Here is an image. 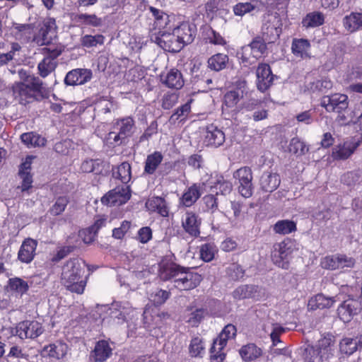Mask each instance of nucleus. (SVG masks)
Here are the masks:
<instances>
[{
	"label": "nucleus",
	"mask_w": 362,
	"mask_h": 362,
	"mask_svg": "<svg viewBox=\"0 0 362 362\" xmlns=\"http://www.w3.org/2000/svg\"><path fill=\"white\" fill-rule=\"evenodd\" d=\"M85 262L73 258L68 260L62 267V282L70 291L81 294L83 293L86 281L82 280Z\"/></svg>",
	"instance_id": "f257e3e1"
},
{
	"label": "nucleus",
	"mask_w": 362,
	"mask_h": 362,
	"mask_svg": "<svg viewBox=\"0 0 362 362\" xmlns=\"http://www.w3.org/2000/svg\"><path fill=\"white\" fill-rule=\"evenodd\" d=\"M267 49L264 40L259 36L255 37L249 45L242 47V60L252 64L266 53Z\"/></svg>",
	"instance_id": "f03ea898"
},
{
	"label": "nucleus",
	"mask_w": 362,
	"mask_h": 362,
	"mask_svg": "<svg viewBox=\"0 0 362 362\" xmlns=\"http://www.w3.org/2000/svg\"><path fill=\"white\" fill-rule=\"evenodd\" d=\"M56 36L57 25L55 20L52 18H46L43 20L37 33L34 35L33 42L39 46L48 45Z\"/></svg>",
	"instance_id": "7ed1b4c3"
},
{
	"label": "nucleus",
	"mask_w": 362,
	"mask_h": 362,
	"mask_svg": "<svg viewBox=\"0 0 362 362\" xmlns=\"http://www.w3.org/2000/svg\"><path fill=\"white\" fill-rule=\"evenodd\" d=\"M235 335V327L231 324L227 325L219 334L218 339L214 341L211 348V357L222 361L225 357L224 354L221 353L222 349L226 345L227 341L229 339H233Z\"/></svg>",
	"instance_id": "20e7f679"
},
{
	"label": "nucleus",
	"mask_w": 362,
	"mask_h": 362,
	"mask_svg": "<svg viewBox=\"0 0 362 362\" xmlns=\"http://www.w3.org/2000/svg\"><path fill=\"white\" fill-rule=\"evenodd\" d=\"M178 40L175 35L174 30L172 33L159 31L151 36L153 42H156L164 50L170 52H178L182 49L183 45Z\"/></svg>",
	"instance_id": "39448f33"
},
{
	"label": "nucleus",
	"mask_w": 362,
	"mask_h": 362,
	"mask_svg": "<svg viewBox=\"0 0 362 362\" xmlns=\"http://www.w3.org/2000/svg\"><path fill=\"white\" fill-rule=\"evenodd\" d=\"M233 177L238 180V192L245 198H249L252 195V172L249 167H243L235 170L233 173Z\"/></svg>",
	"instance_id": "423d86ee"
},
{
	"label": "nucleus",
	"mask_w": 362,
	"mask_h": 362,
	"mask_svg": "<svg viewBox=\"0 0 362 362\" xmlns=\"http://www.w3.org/2000/svg\"><path fill=\"white\" fill-rule=\"evenodd\" d=\"M131 197L129 187L117 186L101 198V202L107 206H120L125 204Z\"/></svg>",
	"instance_id": "0eeeda50"
},
{
	"label": "nucleus",
	"mask_w": 362,
	"mask_h": 362,
	"mask_svg": "<svg viewBox=\"0 0 362 362\" xmlns=\"http://www.w3.org/2000/svg\"><path fill=\"white\" fill-rule=\"evenodd\" d=\"M133 312L134 309L129 302H115L107 310L110 320L115 324H122L127 321Z\"/></svg>",
	"instance_id": "6e6552de"
},
{
	"label": "nucleus",
	"mask_w": 362,
	"mask_h": 362,
	"mask_svg": "<svg viewBox=\"0 0 362 362\" xmlns=\"http://www.w3.org/2000/svg\"><path fill=\"white\" fill-rule=\"evenodd\" d=\"M291 252L292 250L289 243L284 241L276 243L272 253V261L279 267L288 269V259Z\"/></svg>",
	"instance_id": "1a4fd4ad"
},
{
	"label": "nucleus",
	"mask_w": 362,
	"mask_h": 362,
	"mask_svg": "<svg viewBox=\"0 0 362 362\" xmlns=\"http://www.w3.org/2000/svg\"><path fill=\"white\" fill-rule=\"evenodd\" d=\"M44 329L37 321H23L18 324L16 334L21 339H35L42 334Z\"/></svg>",
	"instance_id": "9d476101"
},
{
	"label": "nucleus",
	"mask_w": 362,
	"mask_h": 362,
	"mask_svg": "<svg viewBox=\"0 0 362 362\" xmlns=\"http://www.w3.org/2000/svg\"><path fill=\"white\" fill-rule=\"evenodd\" d=\"M361 311V304L358 300L348 298L344 300L337 309L339 318L344 322L351 321L354 315Z\"/></svg>",
	"instance_id": "9b49d317"
},
{
	"label": "nucleus",
	"mask_w": 362,
	"mask_h": 362,
	"mask_svg": "<svg viewBox=\"0 0 362 362\" xmlns=\"http://www.w3.org/2000/svg\"><path fill=\"white\" fill-rule=\"evenodd\" d=\"M348 97L343 94H334L324 96L321 100V105L327 112L342 111L348 108Z\"/></svg>",
	"instance_id": "f8f14e48"
},
{
	"label": "nucleus",
	"mask_w": 362,
	"mask_h": 362,
	"mask_svg": "<svg viewBox=\"0 0 362 362\" xmlns=\"http://www.w3.org/2000/svg\"><path fill=\"white\" fill-rule=\"evenodd\" d=\"M257 86L262 92L267 90L272 84L274 75L272 73L270 66L267 64H259L257 71Z\"/></svg>",
	"instance_id": "ddd939ff"
},
{
	"label": "nucleus",
	"mask_w": 362,
	"mask_h": 362,
	"mask_svg": "<svg viewBox=\"0 0 362 362\" xmlns=\"http://www.w3.org/2000/svg\"><path fill=\"white\" fill-rule=\"evenodd\" d=\"M12 91L15 100L24 105L34 98V93L30 86L23 82L15 83L12 86Z\"/></svg>",
	"instance_id": "4468645a"
},
{
	"label": "nucleus",
	"mask_w": 362,
	"mask_h": 362,
	"mask_svg": "<svg viewBox=\"0 0 362 362\" xmlns=\"http://www.w3.org/2000/svg\"><path fill=\"white\" fill-rule=\"evenodd\" d=\"M173 30L183 47L193 42L197 33L195 25L188 23H182Z\"/></svg>",
	"instance_id": "2eb2a0df"
},
{
	"label": "nucleus",
	"mask_w": 362,
	"mask_h": 362,
	"mask_svg": "<svg viewBox=\"0 0 362 362\" xmlns=\"http://www.w3.org/2000/svg\"><path fill=\"white\" fill-rule=\"evenodd\" d=\"M92 77L90 70L86 69H76L67 73L64 83L68 86L84 84Z\"/></svg>",
	"instance_id": "dca6fc26"
},
{
	"label": "nucleus",
	"mask_w": 362,
	"mask_h": 362,
	"mask_svg": "<svg viewBox=\"0 0 362 362\" xmlns=\"http://www.w3.org/2000/svg\"><path fill=\"white\" fill-rule=\"evenodd\" d=\"M37 246V240L30 238L25 239L18 253V259L26 264L31 262L35 257Z\"/></svg>",
	"instance_id": "f3484780"
},
{
	"label": "nucleus",
	"mask_w": 362,
	"mask_h": 362,
	"mask_svg": "<svg viewBox=\"0 0 362 362\" xmlns=\"http://www.w3.org/2000/svg\"><path fill=\"white\" fill-rule=\"evenodd\" d=\"M68 349L69 347L66 343L62 341H57L53 344L44 346L41 355L59 360L66 355Z\"/></svg>",
	"instance_id": "a211bd4d"
},
{
	"label": "nucleus",
	"mask_w": 362,
	"mask_h": 362,
	"mask_svg": "<svg viewBox=\"0 0 362 362\" xmlns=\"http://www.w3.org/2000/svg\"><path fill=\"white\" fill-rule=\"evenodd\" d=\"M233 296L236 300L252 298L257 300L262 297V291L257 286L242 285L234 290Z\"/></svg>",
	"instance_id": "6ab92c4d"
},
{
	"label": "nucleus",
	"mask_w": 362,
	"mask_h": 362,
	"mask_svg": "<svg viewBox=\"0 0 362 362\" xmlns=\"http://www.w3.org/2000/svg\"><path fill=\"white\" fill-rule=\"evenodd\" d=\"M225 141V134L214 124L206 127L204 142L206 146L218 147Z\"/></svg>",
	"instance_id": "aec40b11"
},
{
	"label": "nucleus",
	"mask_w": 362,
	"mask_h": 362,
	"mask_svg": "<svg viewBox=\"0 0 362 362\" xmlns=\"http://www.w3.org/2000/svg\"><path fill=\"white\" fill-rule=\"evenodd\" d=\"M189 269H185L177 265H170L165 267L160 274V279L163 280H172L174 284L181 281L186 274L189 272Z\"/></svg>",
	"instance_id": "412c9836"
},
{
	"label": "nucleus",
	"mask_w": 362,
	"mask_h": 362,
	"mask_svg": "<svg viewBox=\"0 0 362 362\" xmlns=\"http://www.w3.org/2000/svg\"><path fill=\"white\" fill-rule=\"evenodd\" d=\"M200 224V219L193 212H187L182 221V226L185 231L193 237H197L199 235Z\"/></svg>",
	"instance_id": "4be33fe9"
},
{
	"label": "nucleus",
	"mask_w": 362,
	"mask_h": 362,
	"mask_svg": "<svg viewBox=\"0 0 362 362\" xmlns=\"http://www.w3.org/2000/svg\"><path fill=\"white\" fill-rule=\"evenodd\" d=\"M112 349L109 343L105 340L98 341L93 351L90 354V358L95 362H103L112 355Z\"/></svg>",
	"instance_id": "5701e85b"
},
{
	"label": "nucleus",
	"mask_w": 362,
	"mask_h": 362,
	"mask_svg": "<svg viewBox=\"0 0 362 362\" xmlns=\"http://www.w3.org/2000/svg\"><path fill=\"white\" fill-rule=\"evenodd\" d=\"M281 183L280 177L277 173H264L259 180L260 188L266 192L275 191Z\"/></svg>",
	"instance_id": "b1692460"
},
{
	"label": "nucleus",
	"mask_w": 362,
	"mask_h": 362,
	"mask_svg": "<svg viewBox=\"0 0 362 362\" xmlns=\"http://www.w3.org/2000/svg\"><path fill=\"white\" fill-rule=\"evenodd\" d=\"M160 77L163 83L170 88L180 89L184 85L182 75L177 69H171Z\"/></svg>",
	"instance_id": "393cba45"
},
{
	"label": "nucleus",
	"mask_w": 362,
	"mask_h": 362,
	"mask_svg": "<svg viewBox=\"0 0 362 362\" xmlns=\"http://www.w3.org/2000/svg\"><path fill=\"white\" fill-rule=\"evenodd\" d=\"M202 280V278L200 274L189 271L181 279V281L174 284V286L180 290H191L196 288Z\"/></svg>",
	"instance_id": "a878e982"
},
{
	"label": "nucleus",
	"mask_w": 362,
	"mask_h": 362,
	"mask_svg": "<svg viewBox=\"0 0 362 362\" xmlns=\"http://www.w3.org/2000/svg\"><path fill=\"white\" fill-rule=\"evenodd\" d=\"M202 194V186L200 184H193L188 187L182 197V202L185 206H191Z\"/></svg>",
	"instance_id": "bb28decb"
},
{
	"label": "nucleus",
	"mask_w": 362,
	"mask_h": 362,
	"mask_svg": "<svg viewBox=\"0 0 362 362\" xmlns=\"http://www.w3.org/2000/svg\"><path fill=\"white\" fill-rule=\"evenodd\" d=\"M246 85V81H240L236 90L228 91L225 94L224 103L226 106L233 107L237 105L240 100L243 98Z\"/></svg>",
	"instance_id": "cd10ccee"
},
{
	"label": "nucleus",
	"mask_w": 362,
	"mask_h": 362,
	"mask_svg": "<svg viewBox=\"0 0 362 362\" xmlns=\"http://www.w3.org/2000/svg\"><path fill=\"white\" fill-rule=\"evenodd\" d=\"M335 302V297H327L319 293L309 300L308 306L310 310L324 309L332 307Z\"/></svg>",
	"instance_id": "c85d7f7f"
},
{
	"label": "nucleus",
	"mask_w": 362,
	"mask_h": 362,
	"mask_svg": "<svg viewBox=\"0 0 362 362\" xmlns=\"http://www.w3.org/2000/svg\"><path fill=\"white\" fill-rule=\"evenodd\" d=\"M310 47V42L306 39H297L293 40L291 50L293 54L301 58L307 57L308 56V50Z\"/></svg>",
	"instance_id": "c756f323"
},
{
	"label": "nucleus",
	"mask_w": 362,
	"mask_h": 362,
	"mask_svg": "<svg viewBox=\"0 0 362 362\" xmlns=\"http://www.w3.org/2000/svg\"><path fill=\"white\" fill-rule=\"evenodd\" d=\"M344 24L350 32L362 28V12H352L344 18Z\"/></svg>",
	"instance_id": "7c9ffc66"
},
{
	"label": "nucleus",
	"mask_w": 362,
	"mask_h": 362,
	"mask_svg": "<svg viewBox=\"0 0 362 362\" xmlns=\"http://www.w3.org/2000/svg\"><path fill=\"white\" fill-rule=\"evenodd\" d=\"M340 351L346 355H351L362 348V341L357 339L345 338L339 344Z\"/></svg>",
	"instance_id": "2f4dec72"
},
{
	"label": "nucleus",
	"mask_w": 362,
	"mask_h": 362,
	"mask_svg": "<svg viewBox=\"0 0 362 362\" xmlns=\"http://www.w3.org/2000/svg\"><path fill=\"white\" fill-rule=\"evenodd\" d=\"M21 139L28 147H40L46 144L45 138L34 132L24 133L21 136Z\"/></svg>",
	"instance_id": "473e14b6"
},
{
	"label": "nucleus",
	"mask_w": 362,
	"mask_h": 362,
	"mask_svg": "<svg viewBox=\"0 0 362 362\" xmlns=\"http://www.w3.org/2000/svg\"><path fill=\"white\" fill-rule=\"evenodd\" d=\"M162 160L163 156L160 152L156 151L148 155L145 162L144 173L148 175L153 174Z\"/></svg>",
	"instance_id": "72a5a7b5"
},
{
	"label": "nucleus",
	"mask_w": 362,
	"mask_h": 362,
	"mask_svg": "<svg viewBox=\"0 0 362 362\" xmlns=\"http://www.w3.org/2000/svg\"><path fill=\"white\" fill-rule=\"evenodd\" d=\"M228 62V57L226 54L218 53L208 59V66L211 70L219 71L226 67Z\"/></svg>",
	"instance_id": "f704fd0d"
},
{
	"label": "nucleus",
	"mask_w": 362,
	"mask_h": 362,
	"mask_svg": "<svg viewBox=\"0 0 362 362\" xmlns=\"http://www.w3.org/2000/svg\"><path fill=\"white\" fill-rule=\"evenodd\" d=\"M239 353L245 361H249L258 358L262 351L255 344H248L242 346Z\"/></svg>",
	"instance_id": "c9c22d12"
},
{
	"label": "nucleus",
	"mask_w": 362,
	"mask_h": 362,
	"mask_svg": "<svg viewBox=\"0 0 362 362\" xmlns=\"http://www.w3.org/2000/svg\"><path fill=\"white\" fill-rule=\"evenodd\" d=\"M296 223L290 220H281L277 221L273 226V230L280 235H287L296 231Z\"/></svg>",
	"instance_id": "e433bc0d"
},
{
	"label": "nucleus",
	"mask_w": 362,
	"mask_h": 362,
	"mask_svg": "<svg viewBox=\"0 0 362 362\" xmlns=\"http://www.w3.org/2000/svg\"><path fill=\"white\" fill-rule=\"evenodd\" d=\"M355 148L350 143L339 144L334 148L332 156L335 159H347L354 151Z\"/></svg>",
	"instance_id": "4c0bfd02"
},
{
	"label": "nucleus",
	"mask_w": 362,
	"mask_h": 362,
	"mask_svg": "<svg viewBox=\"0 0 362 362\" xmlns=\"http://www.w3.org/2000/svg\"><path fill=\"white\" fill-rule=\"evenodd\" d=\"M222 208L226 216L230 220H236L240 216L242 204L239 202H229Z\"/></svg>",
	"instance_id": "58836bf2"
},
{
	"label": "nucleus",
	"mask_w": 362,
	"mask_h": 362,
	"mask_svg": "<svg viewBox=\"0 0 362 362\" xmlns=\"http://www.w3.org/2000/svg\"><path fill=\"white\" fill-rule=\"evenodd\" d=\"M57 65V63L52 58L45 57L37 65L39 75L42 78L47 77L55 70Z\"/></svg>",
	"instance_id": "ea45409f"
},
{
	"label": "nucleus",
	"mask_w": 362,
	"mask_h": 362,
	"mask_svg": "<svg viewBox=\"0 0 362 362\" xmlns=\"http://www.w3.org/2000/svg\"><path fill=\"white\" fill-rule=\"evenodd\" d=\"M146 205L149 207V209L157 211L162 216H167L168 214V208L165 204L164 199L156 197L148 200Z\"/></svg>",
	"instance_id": "a19ab883"
},
{
	"label": "nucleus",
	"mask_w": 362,
	"mask_h": 362,
	"mask_svg": "<svg viewBox=\"0 0 362 362\" xmlns=\"http://www.w3.org/2000/svg\"><path fill=\"white\" fill-rule=\"evenodd\" d=\"M102 163V161L98 159L86 160L82 163L81 170L86 173H94L99 174L103 170Z\"/></svg>",
	"instance_id": "79ce46f5"
},
{
	"label": "nucleus",
	"mask_w": 362,
	"mask_h": 362,
	"mask_svg": "<svg viewBox=\"0 0 362 362\" xmlns=\"http://www.w3.org/2000/svg\"><path fill=\"white\" fill-rule=\"evenodd\" d=\"M324 23V16L320 13H311L308 14L302 21L303 27L307 28L317 27Z\"/></svg>",
	"instance_id": "37998d69"
},
{
	"label": "nucleus",
	"mask_w": 362,
	"mask_h": 362,
	"mask_svg": "<svg viewBox=\"0 0 362 362\" xmlns=\"http://www.w3.org/2000/svg\"><path fill=\"white\" fill-rule=\"evenodd\" d=\"M115 178L121 180L122 183H127L131 179V166L127 162L122 163L117 167L116 172H113Z\"/></svg>",
	"instance_id": "c03bdc74"
},
{
	"label": "nucleus",
	"mask_w": 362,
	"mask_h": 362,
	"mask_svg": "<svg viewBox=\"0 0 362 362\" xmlns=\"http://www.w3.org/2000/svg\"><path fill=\"white\" fill-rule=\"evenodd\" d=\"M304 360L305 362H322V351L317 346H308L305 349Z\"/></svg>",
	"instance_id": "a18cd8bd"
},
{
	"label": "nucleus",
	"mask_w": 362,
	"mask_h": 362,
	"mask_svg": "<svg viewBox=\"0 0 362 362\" xmlns=\"http://www.w3.org/2000/svg\"><path fill=\"white\" fill-rule=\"evenodd\" d=\"M116 124L119 127L120 135H124L127 137L132 134V129L134 127V121L132 117H127L118 119Z\"/></svg>",
	"instance_id": "49530a36"
},
{
	"label": "nucleus",
	"mask_w": 362,
	"mask_h": 362,
	"mask_svg": "<svg viewBox=\"0 0 362 362\" xmlns=\"http://www.w3.org/2000/svg\"><path fill=\"white\" fill-rule=\"evenodd\" d=\"M105 37L102 35H86L81 38V44L83 47L90 48L98 45H103Z\"/></svg>",
	"instance_id": "de8ad7c7"
},
{
	"label": "nucleus",
	"mask_w": 362,
	"mask_h": 362,
	"mask_svg": "<svg viewBox=\"0 0 362 362\" xmlns=\"http://www.w3.org/2000/svg\"><path fill=\"white\" fill-rule=\"evenodd\" d=\"M288 150L290 152L297 155L301 156L305 154L309 148L307 145L301 141L298 138H293L289 144Z\"/></svg>",
	"instance_id": "09e8293b"
},
{
	"label": "nucleus",
	"mask_w": 362,
	"mask_h": 362,
	"mask_svg": "<svg viewBox=\"0 0 362 362\" xmlns=\"http://www.w3.org/2000/svg\"><path fill=\"white\" fill-rule=\"evenodd\" d=\"M75 18L78 23L87 25L97 27L102 24L101 18H98L95 14L80 13L77 14Z\"/></svg>",
	"instance_id": "8fccbe9b"
},
{
	"label": "nucleus",
	"mask_w": 362,
	"mask_h": 362,
	"mask_svg": "<svg viewBox=\"0 0 362 362\" xmlns=\"http://www.w3.org/2000/svg\"><path fill=\"white\" fill-rule=\"evenodd\" d=\"M264 329L266 332L269 333L274 345L280 342L279 337L285 331L284 328L278 324L265 325Z\"/></svg>",
	"instance_id": "3c124183"
},
{
	"label": "nucleus",
	"mask_w": 362,
	"mask_h": 362,
	"mask_svg": "<svg viewBox=\"0 0 362 362\" xmlns=\"http://www.w3.org/2000/svg\"><path fill=\"white\" fill-rule=\"evenodd\" d=\"M8 285L11 290L17 292L20 294L25 293L28 290V285L26 281L20 278L10 279Z\"/></svg>",
	"instance_id": "603ef678"
},
{
	"label": "nucleus",
	"mask_w": 362,
	"mask_h": 362,
	"mask_svg": "<svg viewBox=\"0 0 362 362\" xmlns=\"http://www.w3.org/2000/svg\"><path fill=\"white\" fill-rule=\"evenodd\" d=\"M226 274L232 280L236 281L244 276L245 270L240 264L233 263L226 268Z\"/></svg>",
	"instance_id": "864d4df0"
},
{
	"label": "nucleus",
	"mask_w": 362,
	"mask_h": 362,
	"mask_svg": "<svg viewBox=\"0 0 362 362\" xmlns=\"http://www.w3.org/2000/svg\"><path fill=\"white\" fill-rule=\"evenodd\" d=\"M68 203L69 199L66 197H59L57 199L55 203L49 209V211L53 216H58L64 211Z\"/></svg>",
	"instance_id": "5fc2aeb1"
},
{
	"label": "nucleus",
	"mask_w": 362,
	"mask_h": 362,
	"mask_svg": "<svg viewBox=\"0 0 362 362\" xmlns=\"http://www.w3.org/2000/svg\"><path fill=\"white\" fill-rule=\"evenodd\" d=\"M151 13L155 18V23L159 28H164L167 25L168 21V16L165 14L163 11L156 8L153 6L149 8Z\"/></svg>",
	"instance_id": "6e6d98bb"
},
{
	"label": "nucleus",
	"mask_w": 362,
	"mask_h": 362,
	"mask_svg": "<svg viewBox=\"0 0 362 362\" xmlns=\"http://www.w3.org/2000/svg\"><path fill=\"white\" fill-rule=\"evenodd\" d=\"M204 344L202 339L194 337L192 339L189 347V354L192 356H201L202 353L204 351Z\"/></svg>",
	"instance_id": "4d7b16f0"
},
{
	"label": "nucleus",
	"mask_w": 362,
	"mask_h": 362,
	"mask_svg": "<svg viewBox=\"0 0 362 362\" xmlns=\"http://www.w3.org/2000/svg\"><path fill=\"white\" fill-rule=\"evenodd\" d=\"M255 8L256 6L251 2L238 3L233 6V12L235 16H243Z\"/></svg>",
	"instance_id": "13d9d810"
},
{
	"label": "nucleus",
	"mask_w": 362,
	"mask_h": 362,
	"mask_svg": "<svg viewBox=\"0 0 362 362\" xmlns=\"http://www.w3.org/2000/svg\"><path fill=\"white\" fill-rule=\"evenodd\" d=\"M170 293L165 290H157L155 293H153L150 296V300L156 305H160L163 304L169 298Z\"/></svg>",
	"instance_id": "bf43d9fd"
},
{
	"label": "nucleus",
	"mask_w": 362,
	"mask_h": 362,
	"mask_svg": "<svg viewBox=\"0 0 362 362\" xmlns=\"http://www.w3.org/2000/svg\"><path fill=\"white\" fill-rule=\"evenodd\" d=\"M323 268L327 269H339V254L325 257L321 262Z\"/></svg>",
	"instance_id": "052dcab7"
},
{
	"label": "nucleus",
	"mask_w": 362,
	"mask_h": 362,
	"mask_svg": "<svg viewBox=\"0 0 362 362\" xmlns=\"http://www.w3.org/2000/svg\"><path fill=\"white\" fill-rule=\"evenodd\" d=\"M214 246L209 243H206L200 247V257L204 262H210L214 257Z\"/></svg>",
	"instance_id": "680f3d73"
},
{
	"label": "nucleus",
	"mask_w": 362,
	"mask_h": 362,
	"mask_svg": "<svg viewBox=\"0 0 362 362\" xmlns=\"http://www.w3.org/2000/svg\"><path fill=\"white\" fill-rule=\"evenodd\" d=\"M214 187L218 190L222 194H229L232 189L233 185L230 181L226 180L223 177H219L214 184Z\"/></svg>",
	"instance_id": "e2e57ef3"
},
{
	"label": "nucleus",
	"mask_w": 362,
	"mask_h": 362,
	"mask_svg": "<svg viewBox=\"0 0 362 362\" xmlns=\"http://www.w3.org/2000/svg\"><path fill=\"white\" fill-rule=\"evenodd\" d=\"M206 314V312L204 309H197L191 313L187 320V322H189L192 327H197L203 320Z\"/></svg>",
	"instance_id": "0e129e2a"
},
{
	"label": "nucleus",
	"mask_w": 362,
	"mask_h": 362,
	"mask_svg": "<svg viewBox=\"0 0 362 362\" xmlns=\"http://www.w3.org/2000/svg\"><path fill=\"white\" fill-rule=\"evenodd\" d=\"M33 93H41L45 90L44 83L37 76L31 75L28 83Z\"/></svg>",
	"instance_id": "69168bd1"
},
{
	"label": "nucleus",
	"mask_w": 362,
	"mask_h": 362,
	"mask_svg": "<svg viewBox=\"0 0 362 362\" xmlns=\"http://www.w3.org/2000/svg\"><path fill=\"white\" fill-rule=\"evenodd\" d=\"M356 260L346 255L339 254V269H345L353 268L355 265Z\"/></svg>",
	"instance_id": "338daca9"
},
{
	"label": "nucleus",
	"mask_w": 362,
	"mask_h": 362,
	"mask_svg": "<svg viewBox=\"0 0 362 362\" xmlns=\"http://www.w3.org/2000/svg\"><path fill=\"white\" fill-rule=\"evenodd\" d=\"M338 115L336 118V122L341 126L349 124L351 120L352 117L351 116V112L347 109H345L342 111H337Z\"/></svg>",
	"instance_id": "774afa93"
}]
</instances>
